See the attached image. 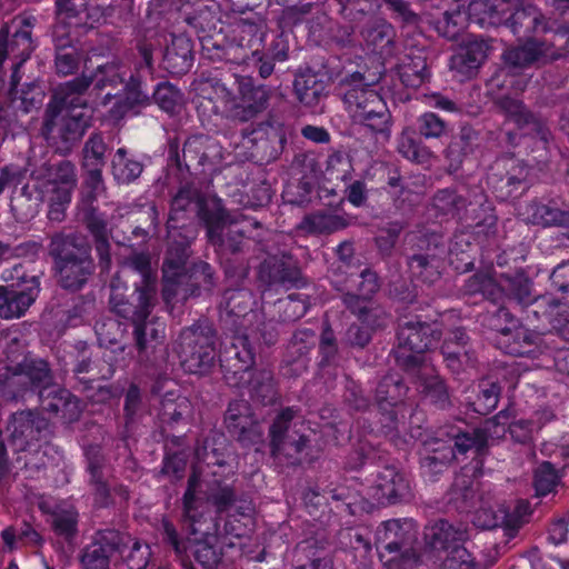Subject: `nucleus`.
<instances>
[{
    "label": "nucleus",
    "mask_w": 569,
    "mask_h": 569,
    "mask_svg": "<svg viewBox=\"0 0 569 569\" xmlns=\"http://www.w3.org/2000/svg\"><path fill=\"white\" fill-rule=\"evenodd\" d=\"M190 415L191 403L188 398L182 396L174 397L172 392H167L161 399L158 417L162 433L166 435L167 439H171L173 445L181 446L182 437L169 435V430L173 429L177 425L186 423Z\"/></svg>",
    "instance_id": "nucleus-21"
},
{
    "label": "nucleus",
    "mask_w": 569,
    "mask_h": 569,
    "mask_svg": "<svg viewBox=\"0 0 569 569\" xmlns=\"http://www.w3.org/2000/svg\"><path fill=\"white\" fill-rule=\"evenodd\" d=\"M555 58L552 48L548 43L536 40L508 48L502 54L505 63L510 68H525L533 63H545Z\"/></svg>",
    "instance_id": "nucleus-24"
},
{
    "label": "nucleus",
    "mask_w": 569,
    "mask_h": 569,
    "mask_svg": "<svg viewBox=\"0 0 569 569\" xmlns=\"http://www.w3.org/2000/svg\"><path fill=\"white\" fill-rule=\"evenodd\" d=\"M343 401L349 409L355 411H366L370 407V399L363 393V390L355 381L349 380L345 387Z\"/></svg>",
    "instance_id": "nucleus-63"
},
{
    "label": "nucleus",
    "mask_w": 569,
    "mask_h": 569,
    "mask_svg": "<svg viewBox=\"0 0 569 569\" xmlns=\"http://www.w3.org/2000/svg\"><path fill=\"white\" fill-rule=\"evenodd\" d=\"M51 529L56 536L71 543L78 533L79 513L73 507L56 508L50 515Z\"/></svg>",
    "instance_id": "nucleus-41"
},
{
    "label": "nucleus",
    "mask_w": 569,
    "mask_h": 569,
    "mask_svg": "<svg viewBox=\"0 0 569 569\" xmlns=\"http://www.w3.org/2000/svg\"><path fill=\"white\" fill-rule=\"evenodd\" d=\"M206 499L216 508L217 512H226L237 500L236 490L226 481L213 479L208 483Z\"/></svg>",
    "instance_id": "nucleus-46"
},
{
    "label": "nucleus",
    "mask_w": 569,
    "mask_h": 569,
    "mask_svg": "<svg viewBox=\"0 0 569 569\" xmlns=\"http://www.w3.org/2000/svg\"><path fill=\"white\" fill-rule=\"evenodd\" d=\"M433 247H428L427 253L415 254L409 260L411 273L422 281H433L432 276L437 273L438 260L445 253V248L440 246L438 238L432 237Z\"/></svg>",
    "instance_id": "nucleus-38"
},
{
    "label": "nucleus",
    "mask_w": 569,
    "mask_h": 569,
    "mask_svg": "<svg viewBox=\"0 0 569 569\" xmlns=\"http://www.w3.org/2000/svg\"><path fill=\"white\" fill-rule=\"evenodd\" d=\"M216 330L208 320L183 328L173 343L181 368L191 375H206L216 363Z\"/></svg>",
    "instance_id": "nucleus-4"
},
{
    "label": "nucleus",
    "mask_w": 569,
    "mask_h": 569,
    "mask_svg": "<svg viewBox=\"0 0 569 569\" xmlns=\"http://www.w3.org/2000/svg\"><path fill=\"white\" fill-rule=\"evenodd\" d=\"M507 21L512 33L518 37H528L533 32L548 29L539 10L531 4L516 10Z\"/></svg>",
    "instance_id": "nucleus-36"
},
{
    "label": "nucleus",
    "mask_w": 569,
    "mask_h": 569,
    "mask_svg": "<svg viewBox=\"0 0 569 569\" xmlns=\"http://www.w3.org/2000/svg\"><path fill=\"white\" fill-rule=\"evenodd\" d=\"M213 89L224 110L241 121H247L264 110L270 98L267 87H254L250 81L240 82L238 98L223 83L217 82Z\"/></svg>",
    "instance_id": "nucleus-14"
},
{
    "label": "nucleus",
    "mask_w": 569,
    "mask_h": 569,
    "mask_svg": "<svg viewBox=\"0 0 569 569\" xmlns=\"http://www.w3.org/2000/svg\"><path fill=\"white\" fill-rule=\"evenodd\" d=\"M343 227L345 224L340 217L317 212L306 216L297 226V230L303 234H321L335 232Z\"/></svg>",
    "instance_id": "nucleus-42"
},
{
    "label": "nucleus",
    "mask_w": 569,
    "mask_h": 569,
    "mask_svg": "<svg viewBox=\"0 0 569 569\" xmlns=\"http://www.w3.org/2000/svg\"><path fill=\"white\" fill-rule=\"evenodd\" d=\"M248 142L256 146V156L261 159H271L278 152V146L283 141V134L279 126L270 122L261 123L247 137Z\"/></svg>",
    "instance_id": "nucleus-31"
},
{
    "label": "nucleus",
    "mask_w": 569,
    "mask_h": 569,
    "mask_svg": "<svg viewBox=\"0 0 569 569\" xmlns=\"http://www.w3.org/2000/svg\"><path fill=\"white\" fill-rule=\"evenodd\" d=\"M498 2L499 0H472L466 10L458 7L457 10L447 11L437 22V30L442 37L455 40L469 22L480 27L499 24L507 9L502 2Z\"/></svg>",
    "instance_id": "nucleus-10"
},
{
    "label": "nucleus",
    "mask_w": 569,
    "mask_h": 569,
    "mask_svg": "<svg viewBox=\"0 0 569 569\" xmlns=\"http://www.w3.org/2000/svg\"><path fill=\"white\" fill-rule=\"evenodd\" d=\"M207 502L197 495L184 492L182 497V518L191 533L202 532Z\"/></svg>",
    "instance_id": "nucleus-45"
},
{
    "label": "nucleus",
    "mask_w": 569,
    "mask_h": 569,
    "mask_svg": "<svg viewBox=\"0 0 569 569\" xmlns=\"http://www.w3.org/2000/svg\"><path fill=\"white\" fill-rule=\"evenodd\" d=\"M19 366L39 398L54 387V376L47 360L26 357Z\"/></svg>",
    "instance_id": "nucleus-33"
},
{
    "label": "nucleus",
    "mask_w": 569,
    "mask_h": 569,
    "mask_svg": "<svg viewBox=\"0 0 569 569\" xmlns=\"http://www.w3.org/2000/svg\"><path fill=\"white\" fill-rule=\"evenodd\" d=\"M517 319L506 307H499L488 317V327L508 338L516 327Z\"/></svg>",
    "instance_id": "nucleus-57"
},
{
    "label": "nucleus",
    "mask_w": 569,
    "mask_h": 569,
    "mask_svg": "<svg viewBox=\"0 0 569 569\" xmlns=\"http://www.w3.org/2000/svg\"><path fill=\"white\" fill-rule=\"evenodd\" d=\"M147 413L142 392L136 383H131L124 393L123 417L127 430H131Z\"/></svg>",
    "instance_id": "nucleus-44"
},
{
    "label": "nucleus",
    "mask_w": 569,
    "mask_h": 569,
    "mask_svg": "<svg viewBox=\"0 0 569 569\" xmlns=\"http://www.w3.org/2000/svg\"><path fill=\"white\" fill-rule=\"evenodd\" d=\"M375 290L370 289L368 292L359 295L355 292H347L343 295L342 300L346 307L352 312L357 313L360 318L366 316L373 308Z\"/></svg>",
    "instance_id": "nucleus-59"
},
{
    "label": "nucleus",
    "mask_w": 569,
    "mask_h": 569,
    "mask_svg": "<svg viewBox=\"0 0 569 569\" xmlns=\"http://www.w3.org/2000/svg\"><path fill=\"white\" fill-rule=\"evenodd\" d=\"M126 76L127 72L122 71L118 63H109L98 67L91 78L81 77L66 82V88L71 89L77 93H82L91 82H94V86L98 89H102L108 84L114 86L122 83Z\"/></svg>",
    "instance_id": "nucleus-32"
},
{
    "label": "nucleus",
    "mask_w": 569,
    "mask_h": 569,
    "mask_svg": "<svg viewBox=\"0 0 569 569\" xmlns=\"http://www.w3.org/2000/svg\"><path fill=\"white\" fill-rule=\"evenodd\" d=\"M199 216L206 223L208 237L211 243L222 244L221 232L229 222V214L219 201L204 203L200 207Z\"/></svg>",
    "instance_id": "nucleus-40"
},
{
    "label": "nucleus",
    "mask_w": 569,
    "mask_h": 569,
    "mask_svg": "<svg viewBox=\"0 0 569 569\" xmlns=\"http://www.w3.org/2000/svg\"><path fill=\"white\" fill-rule=\"evenodd\" d=\"M409 387L397 372L385 375L375 389V403L379 410L381 431L391 438L398 437L408 410Z\"/></svg>",
    "instance_id": "nucleus-7"
},
{
    "label": "nucleus",
    "mask_w": 569,
    "mask_h": 569,
    "mask_svg": "<svg viewBox=\"0 0 569 569\" xmlns=\"http://www.w3.org/2000/svg\"><path fill=\"white\" fill-rule=\"evenodd\" d=\"M475 525L482 529H495L502 527L506 535L510 538L515 537L521 527V521L515 515H510L509 509L505 505L497 508L480 505L476 511Z\"/></svg>",
    "instance_id": "nucleus-27"
},
{
    "label": "nucleus",
    "mask_w": 569,
    "mask_h": 569,
    "mask_svg": "<svg viewBox=\"0 0 569 569\" xmlns=\"http://www.w3.org/2000/svg\"><path fill=\"white\" fill-rule=\"evenodd\" d=\"M397 338L399 347L423 353L440 340L441 331L436 323L409 320L399 325Z\"/></svg>",
    "instance_id": "nucleus-18"
},
{
    "label": "nucleus",
    "mask_w": 569,
    "mask_h": 569,
    "mask_svg": "<svg viewBox=\"0 0 569 569\" xmlns=\"http://www.w3.org/2000/svg\"><path fill=\"white\" fill-rule=\"evenodd\" d=\"M353 123L361 126L378 143H386L391 138L392 117L383 99H373L366 109L349 111Z\"/></svg>",
    "instance_id": "nucleus-16"
},
{
    "label": "nucleus",
    "mask_w": 569,
    "mask_h": 569,
    "mask_svg": "<svg viewBox=\"0 0 569 569\" xmlns=\"http://www.w3.org/2000/svg\"><path fill=\"white\" fill-rule=\"evenodd\" d=\"M500 392L501 387L496 382H488L483 385L476 400L471 403L472 410L481 416L489 415L493 409H496L499 402Z\"/></svg>",
    "instance_id": "nucleus-49"
},
{
    "label": "nucleus",
    "mask_w": 569,
    "mask_h": 569,
    "mask_svg": "<svg viewBox=\"0 0 569 569\" xmlns=\"http://www.w3.org/2000/svg\"><path fill=\"white\" fill-rule=\"evenodd\" d=\"M453 450L459 453H466L470 449H475L477 455L481 456L487 451V439L483 431L473 429L471 432H458L453 435Z\"/></svg>",
    "instance_id": "nucleus-50"
},
{
    "label": "nucleus",
    "mask_w": 569,
    "mask_h": 569,
    "mask_svg": "<svg viewBox=\"0 0 569 569\" xmlns=\"http://www.w3.org/2000/svg\"><path fill=\"white\" fill-rule=\"evenodd\" d=\"M421 353H416L409 351L408 348H401L398 346L395 351V359L399 367H401L406 372L413 376L415 380H417V373L422 367H431L422 361Z\"/></svg>",
    "instance_id": "nucleus-61"
},
{
    "label": "nucleus",
    "mask_w": 569,
    "mask_h": 569,
    "mask_svg": "<svg viewBox=\"0 0 569 569\" xmlns=\"http://www.w3.org/2000/svg\"><path fill=\"white\" fill-rule=\"evenodd\" d=\"M477 563L467 548H453L447 553L439 569H476Z\"/></svg>",
    "instance_id": "nucleus-62"
},
{
    "label": "nucleus",
    "mask_w": 569,
    "mask_h": 569,
    "mask_svg": "<svg viewBox=\"0 0 569 569\" xmlns=\"http://www.w3.org/2000/svg\"><path fill=\"white\" fill-rule=\"evenodd\" d=\"M111 288V310L133 325L132 337L137 362L148 373L160 376L167 370L169 353L163 343V325L149 319L154 306L156 287H134L130 295L121 291V289L127 290L128 287Z\"/></svg>",
    "instance_id": "nucleus-1"
},
{
    "label": "nucleus",
    "mask_w": 569,
    "mask_h": 569,
    "mask_svg": "<svg viewBox=\"0 0 569 569\" xmlns=\"http://www.w3.org/2000/svg\"><path fill=\"white\" fill-rule=\"evenodd\" d=\"M228 445L222 433L210 431L201 443L196 447V456L208 466H224L227 463Z\"/></svg>",
    "instance_id": "nucleus-39"
},
{
    "label": "nucleus",
    "mask_w": 569,
    "mask_h": 569,
    "mask_svg": "<svg viewBox=\"0 0 569 569\" xmlns=\"http://www.w3.org/2000/svg\"><path fill=\"white\" fill-rule=\"evenodd\" d=\"M560 475L549 461L541 462L535 470L533 486L537 496H546L553 491L560 482Z\"/></svg>",
    "instance_id": "nucleus-48"
},
{
    "label": "nucleus",
    "mask_w": 569,
    "mask_h": 569,
    "mask_svg": "<svg viewBox=\"0 0 569 569\" xmlns=\"http://www.w3.org/2000/svg\"><path fill=\"white\" fill-rule=\"evenodd\" d=\"M157 104L166 112L173 113L181 104V93L172 84L164 82L158 84L153 92Z\"/></svg>",
    "instance_id": "nucleus-53"
},
{
    "label": "nucleus",
    "mask_w": 569,
    "mask_h": 569,
    "mask_svg": "<svg viewBox=\"0 0 569 569\" xmlns=\"http://www.w3.org/2000/svg\"><path fill=\"white\" fill-rule=\"evenodd\" d=\"M512 340L507 348L508 352L515 356H522L530 350L531 346L535 345V337L525 327L519 326L518 321L516 322L515 329L511 331V333L508 337V341Z\"/></svg>",
    "instance_id": "nucleus-56"
},
{
    "label": "nucleus",
    "mask_w": 569,
    "mask_h": 569,
    "mask_svg": "<svg viewBox=\"0 0 569 569\" xmlns=\"http://www.w3.org/2000/svg\"><path fill=\"white\" fill-rule=\"evenodd\" d=\"M398 151L408 160L420 164L429 162L432 157V153L428 148L420 146L406 132H402L399 139Z\"/></svg>",
    "instance_id": "nucleus-52"
},
{
    "label": "nucleus",
    "mask_w": 569,
    "mask_h": 569,
    "mask_svg": "<svg viewBox=\"0 0 569 569\" xmlns=\"http://www.w3.org/2000/svg\"><path fill=\"white\" fill-rule=\"evenodd\" d=\"M277 305L284 313V321H295L300 319L308 310L306 300L301 299L299 295L296 293H290L286 298L279 299Z\"/></svg>",
    "instance_id": "nucleus-58"
},
{
    "label": "nucleus",
    "mask_w": 569,
    "mask_h": 569,
    "mask_svg": "<svg viewBox=\"0 0 569 569\" xmlns=\"http://www.w3.org/2000/svg\"><path fill=\"white\" fill-rule=\"evenodd\" d=\"M416 389L423 401L440 410L452 407L451 393L446 379L435 367H422L413 380Z\"/></svg>",
    "instance_id": "nucleus-17"
},
{
    "label": "nucleus",
    "mask_w": 569,
    "mask_h": 569,
    "mask_svg": "<svg viewBox=\"0 0 569 569\" xmlns=\"http://www.w3.org/2000/svg\"><path fill=\"white\" fill-rule=\"evenodd\" d=\"M209 527L202 529L203 538L196 540L192 546V555L196 561L204 569H216L222 560V549L216 533L209 532Z\"/></svg>",
    "instance_id": "nucleus-37"
},
{
    "label": "nucleus",
    "mask_w": 569,
    "mask_h": 569,
    "mask_svg": "<svg viewBox=\"0 0 569 569\" xmlns=\"http://www.w3.org/2000/svg\"><path fill=\"white\" fill-rule=\"evenodd\" d=\"M58 94H61V102L59 106L49 104L42 133L48 140L73 143L90 126L92 111L80 97L81 93L67 89L66 83L60 87Z\"/></svg>",
    "instance_id": "nucleus-3"
},
{
    "label": "nucleus",
    "mask_w": 569,
    "mask_h": 569,
    "mask_svg": "<svg viewBox=\"0 0 569 569\" xmlns=\"http://www.w3.org/2000/svg\"><path fill=\"white\" fill-rule=\"evenodd\" d=\"M293 86L298 100L306 107L315 108L326 97L327 84L315 72L299 73L295 79Z\"/></svg>",
    "instance_id": "nucleus-35"
},
{
    "label": "nucleus",
    "mask_w": 569,
    "mask_h": 569,
    "mask_svg": "<svg viewBox=\"0 0 569 569\" xmlns=\"http://www.w3.org/2000/svg\"><path fill=\"white\" fill-rule=\"evenodd\" d=\"M244 385L249 387L251 399L262 406L273 405L279 398L277 382L270 369L256 370Z\"/></svg>",
    "instance_id": "nucleus-34"
},
{
    "label": "nucleus",
    "mask_w": 569,
    "mask_h": 569,
    "mask_svg": "<svg viewBox=\"0 0 569 569\" xmlns=\"http://www.w3.org/2000/svg\"><path fill=\"white\" fill-rule=\"evenodd\" d=\"M37 395L19 363L6 366L0 370V396L8 401L24 399Z\"/></svg>",
    "instance_id": "nucleus-30"
},
{
    "label": "nucleus",
    "mask_w": 569,
    "mask_h": 569,
    "mask_svg": "<svg viewBox=\"0 0 569 569\" xmlns=\"http://www.w3.org/2000/svg\"><path fill=\"white\" fill-rule=\"evenodd\" d=\"M39 399L44 410L54 415L60 413L68 422H74L81 416L82 409L80 400L64 388L54 386Z\"/></svg>",
    "instance_id": "nucleus-26"
},
{
    "label": "nucleus",
    "mask_w": 569,
    "mask_h": 569,
    "mask_svg": "<svg viewBox=\"0 0 569 569\" xmlns=\"http://www.w3.org/2000/svg\"><path fill=\"white\" fill-rule=\"evenodd\" d=\"M417 530L412 520L391 519L376 531V547L387 569H412L417 563L412 545Z\"/></svg>",
    "instance_id": "nucleus-5"
},
{
    "label": "nucleus",
    "mask_w": 569,
    "mask_h": 569,
    "mask_svg": "<svg viewBox=\"0 0 569 569\" xmlns=\"http://www.w3.org/2000/svg\"><path fill=\"white\" fill-rule=\"evenodd\" d=\"M268 32L266 19L259 13H249L239 18L232 26V41L234 47L231 49H242L243 52L254 49L259 50Z\"/></svg>",
    "instance_id": "nucleus-20"
},
{
    "label": "nucleus",
    "mask_w": 569,
    "mask_h": 569,
    "mask_svg": "<svg viewBox=\"0 0 569 569\" xmlns=\"http://www.w3.org/2000/svg\"><path fill=\"white\" fill-rule=\"evenodd\" d=\"M305 336L308 337L309 333L307 331L296 332L287 347L283 361L287 366L295 367L292 369L295 375H300L308 368L310 343L306 341ZM310 337H313L312 332Z\"/></svg>",
    "instance_id": "nucleus-43"
},
{
    "label": "nucleus",
    "mask_w": 569,
    "mask_h": 569,
    "mask_svg": "<svg viewBox=\"0 0 569 569\" xmlns=\"http://www.w3.org/2000/svg\"><path fill=\"white\" fill-rule=\"evenodd\" d=\"M380 80V73L366 77L360 72L352 73L348 79L349 89L343 96L347 111L366 109L373 102V99H383L381 94L373 89V86Z\"/></svg>",
    "instance_id": "nucleus-23"
},
{
    "label": "nucleus",
    "mask_w": 569,
    "mask_h": 569,
    "mask_svg": "<svg viewBox=\"0 0 569 569\" xmlns=\"http://www.w3.org/2000/svg\"><path fill=\"white\" fill-rule=\"evenodd\" d=\"M151 556L150 547L147 543H141L134 540L129 549L128 555H123L129 569H146Z\"/></svg>",
    "instance_id": "nucleus-64"
},
{
    "label": "nucleus",
    "mask_w": 569,
    "mask_h": 569,
    "mask_svg": "<svg viewBox=\"0 0 569 569\" xmlns=\"http://www.w3.org/2000/svg\"><path fill=\"white\" fill-rule=\"evenodd\" d=\"M521 219L541 228L559 227L569 223V211L558 208L551 201L531 200L519 210Z\"/></svg>",
    "instance_id": "nucleus-22"
},
{
    "label": "nucleus",
    "mask_w": 569,
    "mask_h": 569,
    "mask_svg": "<svg viewBox=\"0 0 569 569\" xmlns=\"http://www.w3.org/2000/svg\"><path fill=\"white\" fill-rule=\"evenodd\" d=\"M131 541L126 532L109 528L98 530L83 548L80 562L83 569H110L112 562L123 557Z\"/></svg>",
    "instance_id": "nucleus-12"
},
{
    "label": "nucleus",
    "mask_w": 569,
    "mask_h": 569,
    "mask_svg": "<svg viewBox=\"0 0 569 569\" xmlns=\"http://www.w3.org/2000/svg\"><path fill=\"white\" fill-rule=\"evenodd\" d=\"M426 539L432 549L449 553L453 548H466L463 542L467 540V531L441 519L430 527Z\"/></svg>",
    "instance_id": "nucleus-28"
},
{
    "label": "nucleus",
    "mask_w": 569,
    "mask_h": 569,
    "mask_svg": "<svg viewBox=\"0 0 569 569\" xmlns=\"http://www.w3.org/2000/svg\"><path fill=\"white\" fill-rule=\"evenodd\" d=\"M391 33V24L383 20H375L362 30L363 39L373 47L381 46L385 41L390 42Z\"/></svg>",
    "instance_id": "nucleus-60"
},
{
    "label": "nucleus",
    "mask_w": 569,
    "mask_h": 569,
    "mask_svg": "<svg viewBox=\"0 0 569 569\" xmlns=\"http://www.w3.org/2000/svg\"><path fill=\"white\" fill-rule=\"evenodd\" d=\"M224 425L229 433L244 447L262 441L261 426L256 421L251 407L246 400L229 403L224 413Z\"/></svg>",
    "instance_id": "nucleus-15"
},
{
    "label": "nucleus",
    "mask_w": 569,
    "mask_h": 569,
    "mask_svg": "<svg viewBox=\"0 0 569 569\" xmlns=\"http://www.w3.org/2000/svg\"><path fill=\"white\" fill-rule=\"evenodd\" d=\"M107 146L102 137L94 133L89 137L83 146V168H102L104 166V153Z\"/></svg>",
    "instance_id": "nucleus-51"
},
{
    "label": "nucleus",
    "mask_w": 569,
    "mask_h": 569,
    "mask_svg": "<svg viewBox=\"0 0 569 569\" xmlns=\"http://www.w3.org/2000/svg\"><path fill=\"white\" fill-rule=\"evenodd\" d=\"M481 293L492 295L493 291L505 292L510 301L520 306H529L539 300V297L532 295L530 287H481Z\"/></svg>",
    "instance_id": "nucleus-55"
},
{
    "label": "nucleus",
    "mask_w": 569,
    "mask_h": 569,
    "mask_svg": "<svg viewBox=\"0 0 569 569\" xmlns=\"http://www.w3.org/2000/svg\"><path fill=\"white\" fill-rule=\"evenodd\" d=\"M50 253L56 259V268L70 284H84L93 270L90 249L78 242L74 236L57 234L51 239Z\"/></svg>",
    "instance_id": "nucleus-9"
},
{
    "label": "nucleus",
    "mask_w": 569,
    "mask_h": 569,
    "mask_svg": "<svg viewBox=\"0 0 569 569\" xmlns=\"http://www.w3.org/2000/svg\"><path fill=\"white\" fill-rule=\"evenodd\" d=\"M371 497L380 505H395L410 496L407 478L395 467H385L378 472L375 485L370 488Z\"/></svg>",
    "instance_id": "nucleus-19"
},
{
    "label": "nucleus",
    "mask_w": 569,
    "mask_h": 569,
    "mask_svg": "<svg viewBox=\"0 0 569 569\" xmlns=\"http://www.w3.org/2000/svg\"><path fill=\"white\" fill-rule=\"evenodd\" d=\"M256 303L253 293L247 287H228L220 302L221 328L223 332H239L250 330L254 339H262L267 346L274 345L278 340L277 323L272 319L267 320L264 315L253 309Z\"/></svg>",
    "instance_id": "nucleus-2"
},
{
    "label": "nucleus",
    "mask_w": 569,
    "mask_h": 569,
    "mask_svg": "<svg viewBox=\"0 0 569 569\" xmlns=\"http://www.w3.org/2000/svg\"><path fill=\"white\" fill-rule=\"evenodd\" d=\"M39 188L49 196L48 218L62 221L66 209L71 202L78 178L74 164L69 160L42 164L32 172Z\"/></svg>",
    "instance_id": "nucleus-6"
},
{
    "label": "nucleus",
    "mask_w": 569,
    "mask_h": 569,
    "mask_svg": "<svg viewBox=\"0 0 569 569\" xmlns=\"http://www.w3.org/2000/svg\"><path fill=\"white\" fill-rule=\"evenodd\" d=\"M7 431L16 452L32 451L51 436L50 422L37 410H21L9 418Z\"/></svg>",
    "instance_id": "nucleus-13"
},
{
    "label": "nucleus",
    "mask_w": 569,
    "mask_h": 569,
    "mask_svg": "<svg viewBox=\"0 0 569 569\" xmlns=\"http://www.w3.org/2000/svg\"><path fill=\"white\" fill-rule=\"evenodd\" d=\"M37 292L33 287L17 290V287H0V318L22 317L34 302Z\"/></svg>",
    "instance_id": "nucleus-29"
},
{
    "label": "nucleus",
    "mask_w": 569,
    "mask_h": 569,
    "mask_svg": "<svg viewBox=\"0 0 569 569\" xmlns=\"http://www.w3.org/2000/svg\"><path fill=\"white\" fill-rule=\"evenodd\" d=\"M142 172V164L127 158V150L119 148L112 159V173L119 183H130Z\"/></svg>",
    "instance_id": "nucleus-47"
},
{
    "label": "nucleus",
    "mask_w": 569,
    "mask_h": 569,
    "mask_svg": "<svg viewBox=\"0 0 569 569\" xmlns=\"http://www.w3.org/2000/svg\"><path fill=\"white\" fill-rule=\"evenodd\" d=\"M226 345L220 353L219 361L226 382L231 387H242L247 382L246 375L256 363L254 339L250 330L239 332H223Z\"/></svg>",
    "instance_id": "nucleus-8"
},
{
    "label": "nucleus",
    "mask_w": 569,
    "mask_h": 569,
    "mask_svg": "<svg viewBox=\"0 0 569 569\" xmlns=\"http://www.w3.org/2000/svg\"><path fill=\"white\" fill-rule=\"evenodd\" d=\"M399 76L405 86L411 88L419 87L428 77L426 61L422 58H418L411 63H403L399 69Z\"/></svg>",
    "instance_id": "nucleus-54"
},
{
    "label": "nucleus",
    "mask_w": 569,
    "mask_h": 569,
    "mask_svg": "<svg viewBox=\"0 0 569 569\" xmlns=\"http://www.w3.org/2000/svg\"><path fill=\"white\" fill-rule=\"evenodd\" d=\"M299 412L298 407L282 408L273 418L268 432L271 456L284 458L291 466L301 463V453L309 443L306 435L292 430L293 419Z\"/></svg>",
    "instance_id": "nucleus-11"
},
{
    "label": "nucleus",
    "mask_w": 569,
    "mask_h": 569,
    "mask_svg": "<svg viewBox=\"0 0 569 569\" xmlns=\"http://www.w3.org/2000/svg\"><path fill=\"white\" fill-rule=\"evenodd\" d=\"M489 46L479 39L468 40L459 51L451 57L450 68L461 80L470 78L488 57Z\"/></svg>",
    "instance_id": "nucleus-25"
}]
</instances>
